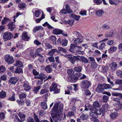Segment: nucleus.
<instances>
[{
  "mask_svg": "<svg viewBox=\"0 0 122 122\" xmlns=\"http://www.w3.org/2000/svg\"><path fill=\"white\" fill-rule=\"evenodd\" d=\"M50 90L51 92L54 91V94L58 93L60 91L59 89L57 88V85L56 83L53 82L51 86L50 87Z\"/></svg>",
  "mask_w": 122,
  "mask_h": 122,
  "instance_id": "f257e3e1",
  "label": "nucleus"
},
{
  "mask_svg": "<svg viewBox=\"0 0 122 122\" xmlns=\"http://www.w3.org/2000/svg\"><path fill=\"white\" fill-rule=\"evenodd\" d=\"M59 112L58 111V113H52L51 114L52 118L55 122H60L61 120V118L60 117V114Z\"/></svg>",
  "mask_w": 122,
  "mask_h": 122,
  "instance_id": "f03ea898",
  "label": "nucleus"
},
{
  "mask_svg": "<svg viewBox=\"0 0 122 122\" xmlns=\"http://www.w3.org/2000/svg\"><path fill=\"white\" fill-rule=\"evenodd\" d=\"M91 86L90 82L87 80H83L82 81L80 86L82 88L87 89Z\"/></svg>",
  "mask_w": 122,
  "mask_h": 122,
  "instance_id": "7ed1b4c3",
  "label": "nucleus"
},
{
  "mask_svg": "<svg viewBox=\"0 0 122 122\" xmlns=\"http://www.w3.org/2000/svg\"><path fill=\"white\" fill-rule=\"evenodd\" d=\"M13 35L11 33L6 32L4 34L3 38L4 41H6L12 38Z\"/></svg>",
  "mask_w": 122,
  "mask_h": 122,
  "instance_id": "20e7f679",
  "label": "nucleus"
},
{
  "mask_svg": "<svg viewBox=\"0 0 122 122\" xmlns=\"http://www.w3.org/2000/svg\"><path fill=\"white\" fill-rule=\"evenodd\" d=\"M4 59L5 61L8 64H12L14 62L13 58L9 55H6Z\"/></svg>",
  "mask_w": 122,
  "mask_h": 122,
  "instance_id": "39448f33",
  "label": "nucleus"
},
{
  "mask_svg": "<svg viewBox=\"0 0 122 122\" xmlns=\"http://www.w3.org/2000/svg\"><path fill=\"white\" fill-rule=\"evenodd\" d=\"M67 59L71 63L74 64L75 61L78 60L79 58L77 56H68Z\"/></svg>",
  "mask_w": 122,
  "mask_h": 122,
  "instance_id": "423d86ee",
  "label": "nucleus"
},
{
  "mask_svg": "<svg viewBox=\"0 0 122 122\" xmlns=\"http://www.w3.org/2000/svg\"><path fill=\"white\" fill-rule=\"evenodd\" d=\"M23 86L24 90L26 91L30 90L31 88L29 83L27 81H25L24 82Z\"/></svg>",
  "mask_w": 122,
  "mask_h": 122,
  "instance_id": "0eeeda50",
  "label": "nucleus"
},
{
  "mask_svg": "<svg viewBox=\"0 0 122 122\" xmlns=\"http://www.w3.org/2000/svg\"><path fill=\"white\" fill-rule=\"evenodd\" d=\"M63 104L62 103L60 104L58 107L57 108V106H54L52 109V110L54 111H56L57 109L59 110H60V112H61L63 110Z\"/></svg>",
  "mask_w": 122,
  "mask_h": 122,
  "instance_id": "6e6552de",
  "label": "nucleus"
},
{
  "mask_svg": "<svg viewBox=\"0 0 122 122\" xmlns=\"http://www.w3.org/2000/svg\"><path fill=\"white\" fill-rule=\"evenodd\" d=\"M96 91L99 93L101 92L104 90L102 85L101 84H99L98 85L96 89Z\"/></svg>",
  "mask_w": 122,
  "mask_h": 122,
  "instance_id": "1a4fd4ad",
  "label": "nucleus"
},
{
  "mask_svg": "<svg viewBox=\"0 0 122 122\" xmlns=\"http://www.w3.org/2000/svg\"><path fill=\"white\" fill-rule=\"evenodd\" d=\"M22 36V39L25 41H28L30 38V37L27 35V33L26 32H24L23 33Z\"/></svg>",
  "mask_w": 122,
  "mask_h": 122,
  "instance_id": "9d476101",
  "label": "nucleus"
},
{
  "mask_svg": "<svg viewBox=\"0 0 122 122\" xmlns=\"http://www.w3.org/2000/svg\"><path fill=\"white\" fill-rule=\"evenodd\" d=\"M78 60L80 61L82 63H88V59L84 56H80V58H79Z\"/></svg>",
  "mask_w": 122,
  "mask_h": 122,
  "instance_id": "9b49d317",
  "label": "nucleus"
},
{
  "mask_svg": "<svg viewBox=\"0 0 122 122\" xmlns=\"http://www.w3.org/2000/svg\"><path fill=\"white\" fill-rule=\"evenodd\" d=\"M122 96L113 98L112 99L113 101L117 102V104H119L121 103V101L122 100Z\"/></svg>",
  "mask_w": 122,
  "mask_h": 122,
  "instance_id": "f8f14e48",
  "label": "nucleus"
},
{
  "mask_svg": "<svg viewBox=\"0 0 122 122\" xmlns=\"http://www.w3.org/2000/svg\"><path fill=\"white\" fill-rule=\"evenodd\" d=\"M104 12L103 11L101 10H98L96 12V15L99 17H102L104 14Z\"/></svg>",
  "mask_w": 122,
  "mask_h": 122,
  "instance_id": "ddd939ff",
  "label": "nucleus"
},
{
  "mask_svg": "<svg viewBox=\"0 0 122 122\" xmlns=\"http://www.w3.org/2000/svg\"><path fill=\"white\" fill-rule=\"evenodd\" d=\"M117 65L114 62H112L110 65V68L112 71L115 70L117 68Z\"/></svg>",
  "mask_w": 122,
  "mask_h": 122,
  "instance_id": "4468645a",
  "label": "nucleus"
},
{
  "mask_svg": "<svg viewBox=\"0 0 122 122\" xmlns=\"http://www.w3.org/2000/svg\"><path fill=\"white\" fill-rule=\"evenodd\" d=\"M69 80L71 82H75L77 81L78 80V77H76L74 76H72L70 78L69 77Z\"/></svg>",
  "mask_w": 122,
  "mask_h": 122,
  "instance_id": "2eb2a0df",
  "label": "nucleus"
},
{
  "mask_svg": "<svg viewBox=\"0 0 122 122\" xmlns=\"http://www.w3.org/2000/svg\"><path fill=\"white\" fill-rule=\"evenodd\" d=\"M18 81V79L16 77H11L10 78L9 81V82L11 84H14Z\"/></svg>",
  "mask_w": 122,
  "mask_h": 122,
  "instance_id": "dca6fc26",
  "label": "nucleus"
},
{
  "mask_svg": "<svg viewBox=\"0 0 122 122\" xmlns=\"http://www.w3.org/2000/svg\"><path fill=\"white\" fill-rule=\"evenodd\" d=\"M73 34L74 35V37L79 38H82V37L81 34L77 31H75L73 32Z\"/></svg>",
  "mask_w": 122,
  "mask_h": 122,
  "instance_id": "f3484780",
  "label": "nucleus"
},
{
  "mask_svg": "<svg viewBox=\"0 0 122 122\" xmlns=\"http://www.w3.org/2000/svg\"><path fill=\"white\" fill-rule=\"evenodd\" d=\"M82 69V67L81 66H78L77 64L76 66H75L74 68V71L76 72H80L81 71Z\"/></svg>",
  "mask_w": 122,
  "mask_h": 122,
  "instance_id": "a211bd4d",
  "label": "nucleus"
},
{
  "mask_svg": "<svg viewBox=\"0 0 122 122\" xmlns=\"http://www.w3.org/2000/svg\"><path fill=\"white\" fill-rule=\"evenodd\" d=\"M9 29L11 31H13L15 27V26L13 22L9 23L8 24Z\"/></svg>",
  "mask_w": 122,
  "mask_h": 122,
  "instance_id": "6ab92c4d",
  "label": "nucleus"
},
{
  "mask_svg": "<svg viewBox=\"0 0 122 122\" xmlns=\"http://www.w3.org/2000/svg\"><path fill=\"white\" fill-rule=\"evenodd\" d=\"M88 115L84 114H82L80 116V119L83 121L86 120L87 119Z\"/></svg>",
  "mask_w": 122,
  "mask_h": 122,
  "instance_id": "aec40b11",
  "label": "nucleus"
},
{
  "mask_svg": "<svg viewBox=\"0 0 122 122\" xmlns=\"http://www.w3.org/2000/svg\"><path fill=\"white\" fill-rule=\"evenodd\" d=\"M114 34L113 30H112L110 32H108L105 34V37H110L112 36Z\"/></svg>",
  "mask_w": 122,
  "mask_h": 122,
  "instance_id": "412c9836",
  "label": "nucleus"
},
{
  "mask_svg": "<svg viewBox=\"0 0 122 122\" xmlns=\"http://www.w3.org/2000/svg\"><path fill=\"white\" fill-rule=\"evenodd\" d=\"M58 50L56 49H51V51L48 53V55L50 56H52L55 52H57Z\"/></svg>",
  "mask_w": 122,
  "mask_h": 122,
  "instance_id": "4be33fe9",
  "label": "nucleus"
},
{
  "mask_svg": "<svg viewBox=\"0 0 122 122\" xmlns=\"http://www.w3.org/2000/svg\"><path fill=\"white\" fill-rule=\"evenodd\" d=\"M19 116L22 121H24L25 120V118L26 117V115L25 114L20 112L19 113Z\"/></svg>",
  "mask_w": 122,
  "mask_h": 122,
  "instance_id": "5701e85b",
  "label": "nucleus"
},
{
  "mask_svg": "<svg viewBox=\"0 0 122 122\" xmlns=\"http://www.w3.org/2000/svg\"><path fill=\"white\" fill-rule=\"evenodd\" d=\"M14 66H15L22 67L23 66L22 63L20 61L16 60Z\"/></svg>",
  "mask_w": 122,
  "mask_h": 122,
  "instance_id": "b1692460",
  "label": "nucleus"
},
{
  "mask_svg": "<svg viewBox=\"0 0 122 122\" xmlns=\"http://www.w3.org/2000/svg\"><path fill=\"white\" fill-rule=\"evenodd\" d=\"M31 48H29L27 49V50H29L30 51V56L31 57L33 58H34L36 57V55H35V53L34 54L33 49H31Z\"/></svg>",
  "mask_w": 122,
  "mask_h": 122,
  "instance_id": "393cba45",
  "label": "nucleus"
},
{
  "mask_svg": "<svg viewBox=\"0 0 122 122\" xmlns=\"http://www.w3.org/2000/svg\"><path fill=\"white\" fill-rule=\"evenodd\" d=\"M53 32L54 34L56 35H59L62 32V30L59 29H55L53 30Z\"/></svg>",
  "mask_w": 122,
  "mask_h": 122,
  "instance_id": "a878e982",
  "label": "nucleus"
},
{
  "mask_svg": "<svg viewBox=\"0 0 122 122\" xmlns=\"http://www.w3.org/2000/svg\"><path fill=\"white\" fill-rule=\"evenodd\" d=\"M70 47L69 49V51L70 52L73 53H75V52L74 49H75V46L73 44H71L70 46Z\"/></svg>",
  "mask_w": 122,
  "mask_h": 122,
  "instance_id": "bb28decb",
  "label": "nucleus"
},
{
  "mask_svg": "<svg viewBox=\"0 0 122 122\" xmlns=\"http://www.w3.org/2000/svg\"><path fill=\"white\" fill-rule=\"evenodd\" d=\"M67 43L68 41L65 39L62 40L61 44L63 46H66L67 45Z\"/></svg>",
  "mask_w": 122,
  "mask_h": 122,
  "instance_id": "cd10ccee",
  "label": "nucleus"
},
{
  "mask_svg": "<svg viewBox=\"0 0 122 122\" xmlns=\"http://www.w3.org/2000/svg\"><path fill=\"white\" fill-rule=\"evenodd\" d=\"M118 115L117 113L114 112L112 113L110 115V117L112 119H113L116 118Z\"/></svg>",
  "mask_w": 122,
  "mask_h": 122,
  "instance_id": "c85d7f7f",
  "label": "nucleus"
},
{
  "mask_svg": "<svg viewBox=\"0 0 122 122\" xmlns=\"http://www.w3.org/2000/svg\"><path fill=\"white\" fill-rule=\"evenodd\" d=\"M43 28L41 26H38V27H36L33 30V32L34 33L40 30H42Z\"/></svg>",
  "mask_w": 122,
  "mask_h": 122,
  "instance_id": "c756f323",
  "label": "nucleus"
},
{
  "mask_svg": "<svg viewBox=\"0 0 122 122\" xmlns=\"http://www.w3.org/2000/svg\"><path fill=\"white\" fill-rule=\"evenodd\" d=\"M70 16L71 18H73L76 20H78L80 18V16H79L76 15L74 14H71Z\"/></svg>",
  "mask_w": 122,
  "mask_h": 122,
  "instance_id": "7c9ffc66",
  "label": "nucleus"
},
{
  "mask_svg": "<svg viewBox=\"0 0 122 122\" xmlns=\"http://www.w3.org/2000/svg\"><path fill=\"white\" fill-rule=\"evenodd\" d=\"M41 107L42 108L46 110L47 108V106L46 103L44 102H42L41 103Z\"/></svg>",
  "mask_w": 122,
  "mask_h": 122,
  "instance_id": "2f4dec72",
  "label": "nucleus"
},
{
  "mask_svg": "<svg viewBox=\"0 0 122 122\" xmlns=\"http://www.w3.org/2000/svg\"><path fill=\"white\" fill-rule=\"evenodd\" d=\"M6 96V92L3 91H2L1 92H0V98H3L5 97Z\"/></svg>",
  "mask_w": 122,
  "mask_h": 122,
  "instance_id": "473e14b6",
  "label": "nucleus"
},
{
  "mask_svg": "<svg viewBox=\"0 0 122 122\" xmlns=\"http://www.w3.org/2000/svg\"><path fill=\"white\" fill-rule=\"evenodd\" d=\"M93 106L94 109L99 108L100 106L99 104V102L97 101H96L94 102L93 104Z\"/></svg>",
  "mask_w": 122,
  "mask_h": 122,
  "instance_id": "72a5a7b5",
  "label": "nucleus"
},
{
  "mask_svg": "<svg viewBox=\"0 0 122 122\" xmlns=\"http://www.w3.org/2000/svg\"><path fill=\"white\" fill-rule=\"evenodd\" d=\"M22 72V69L19 67H17L15 71V73H21Z\"/></svg>",
  "mask_w": 122,
  "mask_h": 122,
  "instance_id": "f704fd0d",
  "label": "nucleus"
},
{
  "mask_svg": "<svg viewBox=\"0 0 122 122\" xmlns=\"http://www.w3.org/2000/svg\"><path fill=\"white\" fill-rule=\"evenodd\" d=\"M82 39V38H77L75 40L74 42L76 44H78L79 43H81L82 42L81 39Z\"/></svg>",
  "mask_w": 122,
  "mask_h": 122,
  "instance_id": "c9c22d12",
  "label": "nucleus"
},
{
  "mask_svg": "<svg viewBox=\"0 0 122 122\" xmlns=\"http://www.w3.org/2000/svg\"><path fill=\"white\" fill-rule=\"evenodd\" d=\"M10 20L6 17L4 18V19L1 21V24L2 25H4L6 24L8 21Z\"/></svg>",
  "mask_w": 122,
  "mask_h": 122,
  "instance_id": "e433bc0d",
  "label": "nucleus"
},
{
  "mask_svg": "<svg viewBox=\"0 0 122 122\" xmlns=\"http://www.w3.org/2000/svg\"><path fill=\"white\" fill-rule=\"evenodd\" d=\"M66 11L68 13H71L72 11L70 8L69 6L68 5H66L65 6Z\"/></svg>",
  "mask_w": 122,
  "mask_h": 122,
  "instance_id": "4c0bfd02",
  "label": "nucleus"
},
{
  "mask_svg": "<svg viewBox=\"0 0 122 122\" xmlns=\"http://www.w3.org/2000/svg\"><path fill=\"white\" fill-rule=\"evenodd\" d=\"M50 39L53 42L54 44H56V38L55 36L52 35L50 36Z\"/></svg>",
  "mask_w": 122,
  "mask_h": 122,
  "instance_id": "58836bf2",
  "label": "nucleus"
},
{
  "mask_svg": "<svg viewBox=\"0 0 122 122\" xmlns=\"http://www.w3.org/2000/svg\"><path fill=\"white\" fill-rule=\"evenodd\" d=\"M50 66H47L46 67L45 70L48 73H50L52 71V69L50 68Z\"/></svg>",
  "mask_w": 122,
  "mask_h": 122,
  "instance_id": "ea45409f",
  "label": "nucleus"
},
{
  "mask_svg": "<svg viewBox=\"0 0 122 122\" xmlns=\"http://www.w3.org/2000/svg\"><path fill=\"white\" fill-rule=\"evenodd\" d=\"M117 48V47L113 46L110 47L108 50V51L109 52H115V51Z\"/></svg>",
  "mask_w": 122,
  "mask_h": 122,
  "instance_id": "a19ab883",
  "label": "nucleus"
},
{
  "mask_svg": "<svg viewBox=\"0 0 122 122\" xmlns=\"http://www.w3.org/2000/svg\"><path fill=\"white\" fill-rule=\"evenodd\" d=\"M8 99L10 101H15V93H12L11 97L9 98Z\"/></svg>",
  "mask_w": 122,
  "mask_h": 122,
  "instance_id": "79ce46f5",
  "label": "nucleus"
},
{
  "mask_svg": "<svg viewBox=\"0 0 122 122\" xmlns=\"http://www.w3.org/2000/svg\"><path fill=\"white\" fill-rule=\"evenodd\" d=\"M105 46V43L104 42L101 43L99 46V49L100 50L103 49Z\"/></svg>",
  "mask_w": 122,
  "mask_h": 122,
  "instance_id": "37998d69",
  "label": "nucleus"
},
{
  "mask_svg": "<svg viewBox=\"0 0 122 122\" xmlns=\"http://www.w3.org/2000/svg\"><path fill=\"white\" fill-rule=\"evenodd\" d=\"M102 108L104 111H106L109 109V106L107 104H105L102 106Z\"/></svg>",
  "mask_w": 122,
  "mask_h": 122,
  "instance_id": "c03bdc74",
  "label": "nucleus"
},
{
  "mask_svg": "<svg viewBox=\"0 0 122 122\" xmlns=\"http://www.w3.org/2000/svg\"><path fill=\"white\" fill-rule=\"evenodd\" d=\"M118 0H109V2L111 4L116 5V3L118 1Z\"/></svg>",
  "mask_w": 122,
  "mask_h": 122,
  "instance_id": "a18cd8bd",
  "label": "nucleus"
},
{
  "mask_svg": "<svg viewBox=\"0 0 122 122\" xmlns=\"http://www.w3.org/2000/svg\"><path fill=\"white\" fill-rule=\"evenodd\" d=\"M41 88L40 86H38L37 87H35L33 88V91L36 93H37L38 91Z\"/></svg>",
  "mask_w": 122,
  "mask_h": 122,
  "instance_id": "49530a36",
  "label": "nucleus"
},
{
  "mask_svg": "<svg viewBox=\"0 0 122 122\" xmlns=\"http://www.w3.org/2000/svg\"><path fill=\"white\" fill-rule=\"evenodd\" d=\"M6 68L3 66L2 65L0 66V73H2L5 71Z\"/></svg>",
  "mask_w": 122,
  "mask_h": 122,
  "instance_id": "de8ad7c7",
  "label": "nucleus"
},
{
  "mask_svg": "<svg viewBox=\"0 0 122 122\" xmlns=\"http://www.w3.org/2000/svg\"><path fill=\"white\" fill-rule=\"evenodd\" d=\"M18 6L21 9H24L26 7V5L24 3H22L19 5Z\"/></svg>",
  "mask_w": 122,
  "mask_h": 122,
  "instance_id": "09e8293b",
  "label": "nucleus"
},
{
  "mask_svg": "<svg viewBox=\"0 0 122 122\" xmlns=\"http://www.w3.org/2000/svg\"><path fill=\"white\" fill-rule=\"evenodd\" d=\"M41 14V11L38 10H36L35 12V15L36 17H38Z\"/></svg>",
  "mask_w": 122,
  "mask_h": 122,
  "instance_id": "8fccbe9b",
  "label": "nucleus"
},
{
  "mask_svg": "<svg viewBox=\"0 0 122 122\" xmlns=\"http://www.w3.org/2000/svg\"><path fill=\"white\" fill-rule=\"evenodd\" d=\"M58 49L59 51L62 52H63L66 53L67 51L64 48L61 47H58Z\"/></svg>",
  "mask_w": 122,
  "mask_h": 122,
  "instance_id": "3c124183",
  "label": "nucleus"
},
{
  "mask_svg": "<svg viewBox=\"0 0 122 122\" xmlns=\"http://www.w3.org/2000/svg\"><path fill=\"white\" fill-rule=\"evenodd\" d=\"M95 112L97 116L98 115H101L102 113V111L101 109H96L95 110Z\"/></svg>",
  "mask_w": 122,
  "mask_h": 122,
  "instance_id": "603ef678",
  "label": "nucleus"
},
{
  "mask_svg": "<svg viewBox=\"0 0 122 122\" xmlns=\"http://www.w3.org/2000/svg\"><path fill=\"white\" fill-rule=\"evenodd\" d=\"M112 94L113 96H122V94L120 93H118L113 92H112Z\"/></svg>",
  "mask_w": 122,
  "mask_h": 122,
  "instance_id": "864d4df0",
  "label": "nucleus"
},
{
  "mask_svg": "<svg viewBox=\"0 0 122 122\" xmlns=\"http://www.w3.org/2000/svg\"><path fill=\"white\" fill-rule=\"evenodd\" d=\"M33 117L36 122H40L37 116L35 113L33 115Z\"/></svg>",
  "mask_w": 122,
  "mask_h": 122,
  "instance_id": "5fc2aeb1",
  "label": "nucleus"
},
{
  "mask_svg": "<svg viewBox=\"0 0 122 122\" xmlns=\"http://www.w3.org/2000/svg\"><path fill=\"white\" fill-rule=\"evenodd\" d=\"M42 25L43 26H46L48 27L49 29H52L53 27L50 25L47 22H46L45 23L43 24Z\"/></svg>",
  "mask_w": 122,
  "mask_h": 122,
  "instance_id": "6e6d98bb",
  "label": "nucleus"
},
{
  "mask_svg": "<svg viewBox=\"0 0 122 122\" xmlns=\"http://www.w3.org/2000/svg\"><path fill=\"white\" fill-rule=\"evenodd\" d=\"M74 73V71L72 69H69L67 70V73L68 75L73 74Z\"/></svg>",
  "mask_w": 122,
  "mask_h": 122,
  "instance_id": "4d7b16f0",
  "label": "nucleus"
},
{
  "mask_svg": "<svg viewBox=\"0 0 122 122\" xmlns=\"http://www.w3.org/2000/svg\"><path fill=\"white\" fill-rule=\"evenodd\" d=\"M116 74L119 77H122V71L120 70H118L117 71Z\"/></svg>",
  "mask_w": 122,
  "mask_h": 122,
  "instance_id": "13d9d810",
  "label": "nucleus"
},
{
  "mask_svg": "<svg viewBox=\"0 0 122 122\" xmlns=\"http://www.w3.org/2000/svg\"><path fill=\"white\" fill-rule=\"evenodd\" d=\"M109 97L107 95H104L103 97V102H106L108 99Z\"/></svg>",
  "mask_w": 122,
  "mask_h": 122,
  "instance_id": "bf43d9fd",
  "label": "nucleus"
},
{
  "mask_svg": "<svg viewBox=\"0 0 122 122\" xmlns=\"http://www.w3.org/2000/svg\"><path fill=\"white\" fill-rule=\"evenodd\" d=\"M74 20V19L70 20L67 21L66 23V24H68L69 25H71L73 23Z\"/></svg>",
  "mask_w": 122,
  "mask_h": 122,
  "instance_id": "052dcab7",
  "label": "nucleus"
},
{
  "mask_svg": "<svg viewBox=\"0 0 122 122\" xmlns=\"http://www.w3.org/2000/svg\"><path fill=\"white\" fill-rule=\"evenodd\" d=\"M13 118H14L15 119L17 120V121L18 122H22L23 121L21 120H20L18 117L16 115H14L13 116Z\"/></svg>",
  "mask_w": 122,
  "mask_h": 122,
  "instance_id": "680f3d73",
  "label": "nucleus"
},
{
  "mask_svg": "<svg viewBox=\"0 0 122 122\" xmlns=\"http://www.w3.org/2000/svg\"><path fill=\"white\" fill-rule=\"evenodd\" d=\"M102 85L104 89L111 88V87L110 86V85L108 84H104Z\"/></svg>",
  "mask_w": 122,
  "mask_h": 122,
  "instance_id": "e2e57ef3",
  "label": "nucleus"
},
{
  "mask_svg": "<svg viewBox=\"0 0 122 122\" xmlns=\"http://www.w3.org/2000/svg\"><path fill=\"white\" fill-rule=\"evenodd\" d=\"M5 117V114L3 112L0 113V120H2L4 119Z\"/></svg>",
  "mask_w": 122,
  "mask_h": 122,
  "instance_id": "0e129e2a",
  "label": "nucleus"
},
{
  "mask_svg": "<svg viewBox=\"0 0 122 122\" xmlns=\"http://www.w3.org/2000/svg\"><path fill=\"white\" fill-rule=\"evenodd\" d=\"M45 46L47 49H50L52 48V46L50 44L46 43L45 44Z\"/></svg>",
  "mask_w": 122,
  "mask_h": 122,
  "instance_id": "69168bd1",
  "label": "nucleus"
},
{
  "mask_svg": "<svg viewBox=\"0 0 122 122\" xmlns=\"http://www.w3.org/2000/svg\"><path fill=\"white\" fill-rule=\"evenodd\" d=\"M17 102H18L19 105H23L24 104V101L23 100H21L20 99V100H17Z\"/></svg>",
  "mask_w": 122,
  "mask_h": 122,
  "instance_id": "338daca9",
  "label": "nucleus"
},
{
  "mask_svg": "<svg viewBox=\"0 0 122 122\" xmlns=\"http://www.w3.org/2000/svg\"><path fill=\"white\" fill-rule=\"evenodd\" d=\"M90 115L92 117V118L95 117L96 116V115L95 112H94L91 111L89 113Z\"/></svg>",
  "mask_w": 122,
  "mask_h": 122,
  "instance_id": "774afa93",
  "label": "nucleus"
}]
</instances>
